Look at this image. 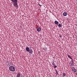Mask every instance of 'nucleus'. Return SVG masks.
<instances>
[{"label":"nucleus","mask_w":77,"mask_h":77,"mask_svg":"<svg viewBox=\"0 0 77 77\" xmlns=\"http://www.w3.org/2000/svg\"><path fill=\"white\" fill-rule=\"evenodd\" d=\"M55 70V71H56V74H59V73H58V72H57V70Z\"/></svg>","instance_id":"15"},{"label":"nucleus","mask_w":77,"mask_h":77,"mask_svg":"<svg viewBox=\"0 0 77 77\" xmlns=\"http://www.w3.org/2000/svg\"><path fill=\"white\" fill-rule=\"evenodd\" d=\"M71 66H74V64L73 63H72Z\"/></svg>","instance_id":"14"},{"label":"nucleus","mask_w":77,"mask_h":77,"mask_svg":"<svg viewBox=\"0 0 77 77\" xmlns=\"http://www.w3.org/2000/svg\"><path fill=\"white\" fill-rule=\"evenodd\" d=\"M67 56L68 57H69V58H70V59H71V60H72V58L71 57L70 55L68 54H67Z\"/></svg>","instance_id":"10"},{"label":"nucleus","mask_w":77,"mask_h":77,"mask_svg":"<svg viewBox=\"0 0 77 77\" xmlns=\"http://www.w3.org/2000/svg\"><path fill=\"white\" fill-rule=\"evenodd\" d=\"M11 2H12L13 3H14V6H18V3L17 2H18V1L17 0H10Z\"/></svg>","instance_id":"2"},{"label":"nucleus","mask_w":77,"mask_h":77,"mask_svg":"<svg viewBox=\"0 0 77 77\" xmlns=\"http://www.w3.org/2000/svg\"><path fill=\"white\" fill-rule=\"evenodd\" d=\"M21 77V74H20V73H18L17 74V77Z\"/></svg>","instance_id":"8"},{"label":"nucleus","mask_w":77,"mask_h":77,"mask_svg":"<svg viewBox=\"0 0 77 77\" xmlns=\"http://www.w3.org/2000/svg\"><path fill=\"white\" fill-rule=\"evenodd\" d=\"M9 70L12 72H14L15 71V68L13 66H11L9 67Z\"/></svg>","instance_id":"1"},{"label":"nucleus","mask_w":77,"mask_h":77,"mask_svg":"<svg viewBox=\"0 0 77 77\" xmlns=\"http://www.w3.org/2000/svg\"><path fill=\"white\" fill-rule=\"evenodd\" d=\"M7 63H9V61H7Z\"/></svg>","instance_id":"22"},{"label":"nucleus","mask_w":77,"mask_h":77,"mask_svg":"<svg viewBox=\"0 0 77 77\" xmlns=\"http://www.w3.org/2000/svg\"><path fill=\"white\" fill-rule=\"evenodd\" d=\"M26 51L28 52V51H29L30 49L29 48V47H26Z\"/></svg>","instance_id":"5"},{"label":"nucleus","mask_w":77,"mask_h":77,"mask_svg":"<svg viewBox=\"0 0 77 77\" xmlns=\"http://www.w3.org/2000/svg\"><path fill=\"white\" fill-rule=\"evenodd\" d=\"M72 68H73V69L72 68V71H74V72H76V70L75 69V68L74 67H72Z\"/></svg>","instance_id":"6"},{"label":"nucleus","mask_w":77,"mask_h":77,"mask_svg":"<svg viewBox=\"0 0 77 77\" xmlns=\"http://www.w3.org/2000/svg\"><path fill=\"white\" fill-rule=\"evenodd\" d=\"M29 53H30V54H32V53H33V51H32V50L30 49V50H29V51H28Z\"/></svg>","instance_id":"4"},{"label":"nucleus","mask_w":77,"mask_h":77,"mask_svg":"<svg viewBox=\"0 0 77 77\" xmlns=\"http://www.w3.org/2000/svg\"><path fill=\"white\" fill-rule=\"evenodd\" d=\"M63 76H64V77L66 75V74L65 73H63Z\"/></svg>","instance_id":"13"},{"label":"nucleus","mask_w":77,"mask_h":77,"mask_svg":"<svg viewBox=\"0 0 77 77\" xmlns=\"http://www.w3.org/2000/svg\"><path fill=\"white\" fill-rule=\"evenodd\" d=\"M54 23L55 24H57H57H59V22H58L57 21H54Z\"/></svg>","instance_id":"9"},{"label":"nucleus","mask_w":77,"mask_h":77,"mask_svg":"<svg viewBox=\"0 0 77 77\" xmlns=\"http://www.w3.org/2000/svg\"><path fill=\"white\" fill-rule=\"evenodd\" d=\"M53 66L54 68H57V66L56 65L55 66Z\"/></svg>","instance_id":"17"},{"label":"nucleus","mask_w":77,"mask_h":77,"mask_svg":"<svg viewBox=\"0 0 77 77\" xmlns=\"http://www.w3.org/2000/svg\"><path fill=\"white\" fill-rule=\"evenodd\" d=\"M72 60L71 61V62H72V63H74V61H73V59H72Z\"/></svg>","instance_id":"16"},{"label":"nucleus","mask_w":77,"mask_h":77,"mask_svg":"<svg viewBox=\"0 0 77 77\" xmlns=\"http://www.w3.org/2000/svg\"><path fill=\"white\" fill-rule=\"evenodd\" d=\"M63 15L66 16L67 15V13L64 12L63 13Z\"/></svg>","instance_id":"7"},{"label":"nucleus","mask_w":77,"mask_h":77,"mask_svg":"<svg viewBox=\"0 0 77 77\" xmlns=\"http://www.w3.org/2000/svg\"><path fill=\"white\" fill-rule=\"evenodd\" d=\"M36 29L38 32H40L41 30V29L40 27H38L36 28Z\"/></svg>","instance_id":"3"},{"label":"nucleus","mask_w":77,"mask_h":77,"mask_svg":"<svg viewBox=\"0 0 77 77\" xmlns=\"http://www.w3.org/2000/svg\"><path fill=\"white\" fill-rule=\"evenodd\" d=\"M69 65H70V66H71V65H72V63H70Z\"/></svg>","instance_id":"19"},{"label":"nucleus","mask_w":77,"mask_h":77,"mask_svg":"<svg viewBox=\"0 0 77 77\" xmlns=\"http://www.w3.org/2000/svg\"><path fill=\"white\" fill-rule=\"evenodd\" d=\"M59 37H60V38H62V35H60V34H59Z\"/></svg>","instance_id":"18"},{"label":"nucleus","mask_w":77,"mask_h":77,"mask_svg":"<svg viewBox=\"0 0 77 77\" xmlns=\"http://www.w3.org/2000/svg\"><path fill=\"white\" fill-rule=\"evenodd\" d=\"M43 50H44L45 51H47V48L45 47L43 48Z\"/></svg>","instance_id":"12"},{"label":"nucleus","mask_w":77,"mask_h":77,"mask_svg":"<svg viewBox=\"0 0 77 77\" xmlns=\"http://www.w3.org/2000/svg\"><path fill=\"white\" fill-rule=\"evenodd\" d=\"M57 26H58L59 27H62V25L60 23Z\"/></svg>","instance_id":"11"},{"label":"nucleus","mask_w":77,"mask_h":77,"mask_svg":"<svg viewBox=\"0 0 77 77\" xmlns=\"http://www.w3.org/2000/svg\"><path fill=\"white\" fill-rule=\"evenodd\" d=\"M38 5H39V6H42V5H40L39 4H38Z\"/></svg>","instance_id":"21"},{"label":"nucleus","mask_w":77,"mask_h":77,"mask_svg":"<svg viewBox=\"0 0 77 77\" xmlns=\"http://www.w3.org/2000/svg\"><path fill=\"white\" fill-rule=\"evenodd\" d=\"M52 65H53V66H55V64H54V63H53V64H52Z\"/></svg>","instance_id":"20"}]
</instances>
